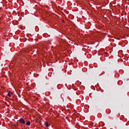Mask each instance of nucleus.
<instances>
[{
	"label": "nucleus",
	"mask_w": 129,
	"mask_h": 129,
	"mask_svg": "<svg viewBox=\"0 0 129 129\" xmlns=\"http://www.w3.org/2000/svg\"><path fill=\"white\" fill-rule=\"evenodd\" d=\"M19 121H20V123H22V124H26V122L25 121V120L23 118H20L19 119Z\"/></svg>",
	"instance_id": "1"
},
{
	"label": "nucleus",
	"mask_w": 129,
	"mask_h": 129,
	"mask_svg": "<svg viewBox=\"0 0 129 129\" xmlns=\"http://www.w3.org/2000/svg\"><path fill=\"white\" fill-rule=\"evenodd\" d=\"M44 125H45L46 127H49V123L47 121H45L44 122Z\"/></svg>",
	"instance_id": "2"
},
{
	"label": "nucleus",
	"mask_w": 129,
	"mask_h": 129,
	"mask_svg": "<svg viewBox=\"0 0 129 129\" xmlns=\"http://www.w3.org/2000/svg\"><path fill=\"white\" fill-rule=\"evenodd\" d=\"M26 125H31V122L27 121L26 122Z\"/></svg>",
	"instance_id": "3"
},
{
	"label": "nucleus",
	"mask_w": 129,
	"mask_h": 129,
	"mask_svg": "<svg viewBox=\"0 0 129 129\" xmlns=\"http://www.w3.org/2000/svg\"><path fill=\"white\" fill-rule=\"evenodd\" d=\"M8 95V96H9V97H11V92H10V91L9 92Z\"/></svg>",
	"instance_id": "4"
},
{
	"label": "nucleus",
	"mask_w": 129,
	"mask_h": 129,
	"mask_svg": "<svg viewBox=\"0 0 129 129\" xmlns=\"http://www.w3.org/2000/svg\"><path fill=\"white\" fill-rule=\"evenodd\" d=\"M10 94L11 95H13V94H14V93L13 92H10Z\"/></svg>",
	"instance_id": "5"
},
{
	"label": "nucleus",
	"mask_w": 129,
	"mask_h": 129,
	"mask_svg": "<svg viewBox=\"0 0 129 129\" xmlns=\"http://www.w3.org/2000/svg\"><path fill=\"white\" fill-rule=\"evenodd\" d=\"M62 23H64V20H62Z\"/></svg>",
	"instance_id": "6"
}]
</instances>
